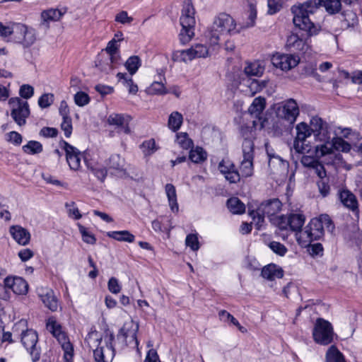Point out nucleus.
<instances>
[{
	"label": "nucleus",
	"instance_id": "obj_1",
	"mask_svg": "<svg viewBox=\"0 0 362 362\" xmlns=\"http://www.w3.org/2000/svg\"><path fill=\"white\" fill-rule=\"evenodd\" d=\"M320 6H324L329 13L334 14L339 11L341 4L340 0H310L293 6L291 12L295 26L310 36L317 34L320 27L311 21L310 15L313 14Z\"/></svg>",
	"mask_w": 362,
	"mask_h": 362
},
{
	"label": "nucleus",
	"instance_id": "obj_58",
	"mask_svg": "<svg viewBox=\"0 0 362 362\" xmlns=\"http://www.w3.org/2000/svg\"><path fill=\"white\" fill-rule=\"evenodd\" d=\"M54 101V95L52 93H45L40 96L38 100V105L41 108L49 107Z\"/></svg>",
	"mask_w": 362,
	"mask_h": 362
},
{
	"label": "nucleus",
	"instance_id": "obj_39",
	"mask_svg": "<svg viewBox=\"0 0 362 362\" xmlns=\"http://www.w3.org/2000/svg\"><path fill=\"white\" fill-rule=\"evenodd\" d=\"M183 122V117L181 113L177 111L173 112L168 118V127L173 132L177 131Z\"/></svg>",
	"mask_w": 362,
	"mask_h": 362
},
{
	"label": "nucleus",
	"instance_id": "obj_63",
	"mask_svg": "<svg viewBox=\"0 0 362 362\" xmlns=\"http://www.w3.org/2000/svg\"><path fill=\"white\" fill-rule=\"evenodd\" d=\"M90 170L102 182L104 181L107 174V170L102 167H91Z\"/></svg>",
	"mask_w": 362,
	"mask_h": 362
},
{
	"label": "nucleus",
	"instance_id": "obj_5",
	"mask_svg": "<svg viewBox=\"0 0 362 362\" xmlns=\"http://www.w3.org/2000/svg\"><path fill=\"white\" fill-rule=\"evenodd\" d=\"M194 14L195 9L192 0H185L180 18L182 30L179 36L180 42L183 45L189 42L194 35V26L196 24Z\"/></svg>",
	"mask_w": 362,
	"mask_h": 362
},
{
	"label": "nucleus",
	"instance_id": "obj_2",
	"mask_svg": "<svg viewBox=\"0 0 362 362\" xmlns=\"http://www.w3.org/2000/svg\"><path fill=\"white\" fill-rule=\"evenodd\" d=\"M325 228L331 233L334 229L333 222L327 214L312 218L303 230L296 234L297 242L301 247H306L313 241L324 236Z\"/></svg>",
	"mask_w": 362,
	"mask_h": 362
},
{
	"label": "nucleus",
	"instance_id": "obj_64",
	"mask_svg": "<svg viewBox=\"0 0 362 362\" xmlns=\"http://www.w3.org/2000/svg\"><path fill=\"white\" fill-rule=\"evenodd\" d=\"M133 21V18L128 16L127 11H122L118 13L115 16V21L122 24L130 23Z\"/></svg>",
	"mask_w": 362,
	"mask_h": 362
},
{
	"label": "nucleus",
	"instance_id": "obj_61",
	"mask_svg": "<svg viewBox=\"0 0 362 362\" xmlns=\"http://www.w3.org/2000/svg\"><path fill=\"white\" fill-rule=\"evenodd\" d=\"M19 94L22 98L25 99H28L33 95L34 88L33 86L30 85L24 84L21 86L19 90Z\"/></svg>",
	"mask_w": 362,
	"mask_h": 362
},
{
	"label": "nucleus",
	"instance_id": "obj_3",
	"mask_svg": "<svg viewBox=\"0 0 362 362\" xmlns=\"http://www.w3.org/2000/svg\"><path fill=\"white\" fill-rule=\"evenodd\" d=\"M240 28H237L235 20L229 14L221 13L218 15L206 33V37L211 45H217L226 35L238 33Z\"/></svg>",
	"mask_w": 362,
	"mask_h": 362
},
{
	"label": "nucleus",
	"instance_id": "obj_9",
	"mask_svg": "<svg viewBox=\"0 0 362 362\" xmlns=\"http://www.w3.org/2000/svg\"><path fill=\"white\" fill-rule=\"evenodd\" d=\"M8 104L11 108V116L14 122L19 126L26 123V119L30 115L29 105L19 98H11Z\"/></svg>",
	"mask_w": 362,
	"mask_h": 362
},
{
	"label": "nucleus",
	"instance_id": "obj_48",
	"mask_svg": "<svg viewBox=\"0 0 362 362\" xmlns=\"http://www.w3.org/2000/svg\"><path fill=\"white\" fill-rule=\"evenodd\" d=\"M177 143L183 149H189L193 146V141L185 132H180L177 134Z\"/></svg>",
	"mask_w": 362,
	"mask_h": 362
},
{
	"label": "nucleus",
	"instance_id": "obj_16",
	"mask_svg": "<svg viewBox=\"0 0 362 362\" xmlns=\"http://www.w3.org/2000/svg\"><path fill=\"white\" fill-rule=\"evenodd\" d=\"M296 136L293 142L295 151L303 154L309 152V146L305 144L306 139L312 134L309 126L305 122H300L296 125Z\"/></svg>",
	"mask_w": 362,
	"mask_h": 362
},
{
	"label": "nucleus",
	"instance_id": "obj_25",
	"mask_svg": "<svg viewBox=\"0 0 362 362\" xmlns=\"http://www.w3.org/2000/svg\"><path fill=\"white\" fill-rule=\"evenodd\" d=\"M139 329V325L135 324L133 321L129 323H125L120 332L122 333L126 341L129 344L134 343L135 346H138L139 341L136 338V333Z\"/></svg>",
	"mask_w": 362,
	"mask_h": 362
},
{
	"label": "nucleus",
	"instance_id": "obj_17",
	"mask_svg": "<svg viewBox=\"0 0 362 362\" xmlns=\"http://www.w3.org/2000/svg\"><path fill=\"white\" fill-rule=\"evenodd\" d=\"M312 134H314L315 139L323 142L324 144L330 140V134L329 127L326 122L320 117H313L308 125Z\"/></svg>",
	"mask_w": 362,
	"mask_h": 362
},
{
	"label": "nucleus",
	"instance_id": "obj_35",
	"mask_svg": "<svg viewBox=\"0 0 362 362\" xmlns=\"http://www.w3.org/2000/svg\"><path fill=\"white\" fill-rule=\"evenodd\" d=\"M227 206L235 214H242L245 211V204L237 197L230 198L227 202Z\"/></svg>",
	"mask_w": 362,
	"mask_h": 362
},
{
	"label": "nucleus",
	"instance_id": "obj_38",
	"mask_svg": "<svg viewBox=\"0 0 362 362\" xmlns=\"http://www.w3.org/2000/svg\"><path fill=\"white\" fill-rule=\"evenodd\" d=\"M325 362H346L343 354L339 349L332 346L329 348L325 356Z\"/></svg>",
	"mask_w": 362,
	"mask_h": 362
},
{
	"label": "nucleus",
	"instance_id": "obj_52",
	"mask_svg": "<svg viewBox=\"0 0 362 362\" xmlns=\"http://www.w3.org/2000/svg\"><path fill=\"white\" fill-rule=\"evenodd\" d=\"M257 18V10L255 6L252 3H250L249 4V11H248V21L243 26V28H250L255 25V20ZM242 28V27H240Z\"/></svg>",
	"mask_w": 362,
	"mask_h": 362
},
{
	"label": "nucleus",
	"instance_id": "obj_45",
	"mask_svg": "<svg viewBox=\"0 0 362 362\" xmlns=\"http://www.w3.org/2000/svg\"><path fill=\"white\" fill-rule=\"evenodd\" d=\"M141 62L138 56L130 57L125 63V67L131 75H134L141 66Z\"/></svg>",
	"mask_w": 362,
	"mask_h": 362
},
{
	"label": "nucleus",
	"instance_id": "obj_8",
	"mask_svg": "<svg viewBox=\"0 0 362 362\" xmlns=\"http://www.w3.org/2000/svg\"><path fill=\"white\" fill-rule=\"evenodd\" d=\"M334 329L332 324L322 318H317L313 330L314 341L320 345H328L332 342Z\"/></svg>",
	"mask_w": 362,
	"mask_h": 362
},
{
	"label": "nucleus",
	"instance_id": "obj_62",
	"mask_svg": "<svg viewBox=\"0 0 362 362\" xmlns=\"http://www.w3.org/2000/svg\"><path fill=\"white\" fill-rule=\"evenodd\" d=\"M109 291L112 293H119L121 291V285L118 280L115 277H111L107 283Z\"/></svg>",
	"mask_w": 362,
	"mask_h": 362
},
{
	"label": "nucleus",
	"instance_id": "obj_44",
	"mask_svg": "<svg viewBox=\"0 0 362 362\" xmlns=\"http://www.w3.org/2000/svg\"><path fill=\"white\" fill-rule=\"evenodd\" d=\"M267 85V81L262 80L259 81L256 79L247 81V88L250 90V93L252 96L258 92H260Z\"/></svg>",
	"mask_w": 362,
	"mask_h": 362
},
{
	"label": "nucleus",
	"instance_id": "obj_19",
	"mask_svg": "<svg viewBox=\"0 0 362 362\" xmlns=\"http://www.w3.org/2000/svg\"><path fill=\"white\" fill-rule=\"evenodd\" d=\"M218 170L230 183H237L240 180V173L234 163L228 158H224L219 163Z\"/></svg>",
	"mask_w": 362,
	"mask_h": 362
},
{
	"label": "nucleus",
	"instance_id": "obj_51",
	"mask_svg": "<svg viewBox=\"0 0 362 362\" xmlns=\"http://www.w3.org/2000/svg\"><path fill=\"white\" fill-rule=\"evenodd\" d=\"M268 246L273 252L281 257L284 256L288 251L286 246L279 242L272 241Z\"/></svg>",
	"mask_w": 362,
	"mask_h": 362
},
{
	"label": "nucleus",
	"instance_id": "obj_24",
	"mask_svg": "<svg viewBox=\"0 0 362 362\" xmlns=\"http://www.w3.org/2000/svg\"><path fill=\"white\" fill-rule=\"evenodd\" d=\"M64 13L61 10L57 8H50L43 11L41 13L42 22L40 26L44 29H48L49 28V23L59 21Z\"/></svg>",
	"mask_w": 362,
	"mask_h": 362
},
{
	"label": "nucleus",
	"instance_id": "obj_33",
	"mask_svg": "<svg viewBox=\"0 0 362 362\" xmlns=\"http://www.w3.org/2000/svg\"><path fill=\"white\" fill-rule=\"evenodd\" d=\"M107 235L122 242L133 243L135 240V236L128 230L110 231Z\"/></svg>",
	"mask_w": 362,
	"mask_h": 362
},
{
	"label": "nucleus",
	"instance_id": "obj_53",
	"mask_svg": "<svg viewBox=\"0 0 362 362\" xmlns=\"http://www.w3.org/2000/svg\"><path fill=\"white\" fill-rule=\"evenodd\" d=\"M148 92L151 94L164 95L168 93L164 84L162 82L154 81L148 88Z\"/></svg>",
	"mask_w": 362,
	"mask_h": 362
},
{
	"label": "nucleus",
	"instance_id": "obj_20",
	"mask_svg": "<svg viewBox=\"0 0 362 362\" xmlns=\"http://www.w3.org/2000/svg\"><path fill=\"white\" fill-rule=\"evenodd\" d=\"M64 148L66 152V161L73 170H78L81 167L82 154L76 148L64 141Z\"/></svg>",
	"mask_w": 362,
	"mask_h": 362
},
{
	"label": "nucleus",
	"instance_id": "obj_42",
	"mask_svg": "<svg viewBox=\"0 0 362 362\" xmlns=\"http://www.w3.org/2000/svg\"><path fill=\"white\" fill-rule=\"evenodd\" d=\"M25 26V25L22 23H11V39L7 40V42L18 43L24 32Z\"/></svg>",
	"mask_w": 362,
	"mask_h": 362
},
{
	"label": "nucleus",
	"instance_id": "obj_60",
	"mask_svg": "<svg viewBox=\"0 0 362 362\" xmlns=\"http://www.w3.org/2000/svg\"><path fill=\"white\" fill-rule=\"evenodd\" d=\"M61 128L64 132L66 137L69 138L72 133V122L71 117L62 118Z\"/></svg>",
	"mask_w": 362,
	"mask_h": 362
},
{
	"label": "nucleus",
	"instance_id": "obj_6",
	"mask_svg": "<svg viewBox=\"0 0 362 362\" xmlns=\"http://www.w3.org/2000/svg\"><path fill=\"white\" fill-rule=\"evenodd\" d=\"M46 327L61 345L64 351V362H72L74 347L61 324L54 317H50L47 320Z\"/></svg>",
	"mask_w": 362,
	"mask_h": 362
},
{
	"label": "nucleus",
	"instance_id": "obj_22",
	"mask_svg": "<svg viewBox=\"0 0 362 362\" xmlns=\"http://www.w3.org/2000/svg\"><path fill=\"white\" fill-rule=\"evenodd\" d=\"M130 121V116L120 114H112L107 118V122L110 125L115 126L119 129V132L126 134H129L131 132L129 126Z\"/></svg>",
	"mask_w": 362,
	"mask_h": 362
},
{
	"label": "nucleus",
	"instance_id": "obj_7",
	"mask_svg": "<svg viewBox=\"0 0 362 362\" xmlns=\"http://www.w3.org/2000/svg\"><path fill=\"white\" fill-rule=\"evenodd\" d=\"M282 204L279 199H272L262 202L256 210L250 211L249 215L252 218L257 229L259 230L264 222V217L270 218L278 214L281 209Z\"/></svg>",
	"mask_w": 362,
	"mask_h": 362
},
{
	"label": "nucleus",
	"instance_id": "obj_56",
	"mask_svg": "<svg viewBox=\"0 0 362 362\" xmlns=\"http://www.w3.org/2000/svg\"><path fill=\"white\" fill-rule=\"evenodd\" d=\"M186 245L189 247L193 251H197L199 248V243L197 234H189L185 239Z\"/></svg>",
	"mask_w": 362,
	"mask_h": 362
},
{
	"label": "nucleus",
	"instance_id": "obj_28",
	"mask_svg": "<svg viewBox=\"0 0 362 362\" xmlns=\"http://www.w3.org/2000/svg\"><path fill=\"white\" fill-rule=\"evenodd\" d=\"M286 46L293 51L305 52L308 49V44L296 34H291L287 38Z\"/></svg>",
	"mask_w": 362,
	"mask_h": 362
},
{
	"label": "nucleus",
	"instance_id": "obj_11",
	"mask_svg": "<svg viewBox=\"0 0 362 362\" xmlns=\"http://www.w3.org/2000/svg\"><path fill=\"white\" fill-rule=\"evenodd\" d=\"M305 221V216L301 213H291L279 217L278 226L281 230H288L296 233L300 232Z\"/></svg>",
	"mask_w": 362,
	"mask_h": 362
},
{
	"label": "nucleus",
	"instance_id": "obj_41",
	"mask_svg": "<svg viewBox=\"0 0 362 362\" xmlns=\"http://www.w3.org/2000/svg\"><path fill=\"white\" fill-rule=\"evenodd\" d=\"M219 318L221 321L227 322H230L233 325H234L235 327H238V329L242 332V333H246L247 332V329L243 326L240 325V324L238 322V321L229 313H228L226 310H221L218 313Z\"/></svg>",
	"mask_w": 362,
	"mask_h": 362
},
{
	"label": "nucleus",
	"instance_id": "obj_49",
	"mask_svg": "<svg viewBox=\"0 0 362 362\" xmlns=\"http://www.w3.org/2000/svg\"><path fill=\"white\" fill-rule=\"evenodd\" d=\"M28 284L21 277H16L15 284L13 287V291L18 295H23L28 292Z\"/></svg>",
	"mask_w": 362,
	"mask_h": 362
},
{
	"label": "nucleus",
	"instance_id": "obj_46",
	"mask_svg": "<svg viewBox=\"0 0 362 362\" xmlns=\"http://www.w3.org/2000/svg\"><path fill=\"white\" fill-rule=\"evenodd\" d=\"M42 145L37 141H30L23 146V150L28 154H37L42 151Z\"/></svg>",
	"mask_w": 362,
	"mask_h": 362
},
{
	"label": "nucleus",
	"instance_id": "obj_15",
	"mask_svg": "<svg viewBox=\"0 0 362 362\" xmlns=\"http://www.w3.org/2000/svg\"><path fill=\"white\" fill-rule=\"evenodd\" d=\"M105 346L97 347L93 351L95 360L97 362H109L115 356V349L112 342L115 339L113 334H107L104 337Z\"/></svg>",
	"mask_w": 362,
	"mask_h": 362
},
{
	"label": "nucleus",
	"instance_id": "obj_36",
	"mask_svg": "<svg viewBox=\"0 0 362 362\" xmlns=\"http://www.w3.org/2000/svg\"><path fill=\"white\" fill-rule=\"evenodd\" d=\"M343 19L341 20L342 26L344 28L354 27L358 23V17L355 12L351 10L344 11L341 13Z\"/></svg>",
	"mask_w": 362,
	"mask_h": 362
},
{
	"label": "nucleus",
	"instance_id": "obj_54",
	"mask_svg": "<svg viewBox=\"0 0 362 362\" xmlns=\"http://www.w3.org/2000/svg\"><path fill=\"white\" fill-rule=\"evenodd\" d=\"M193 54L195 58H205L209 55V49L206 45L202 44H197L192 47Z\"/></svg>",
	"mask_w": 362,
	"mask_h": 362
},
{
	"label": "nucleus",
	"instance_id": "obj_57",
	"mask_svg": "<svg viewBox=\"0 0 362 362\" xmlns=\"http://www.w3.org/2000/svg\"><path fill=\"white\" fill-rule=\"evenodd\" d=\"M268 13L273 15L279 12L282 8V0H267Z\"/></svg>",
	"mask_w": 362,
	"mask_h": 362
},
{
	"label": "nucleus",
	"instance_id": "obj_55",
	"mask_svg": "<svg viewBox=\"0 0 362 362\" xmlns=\"http://www.w3.org/2000/svg\"><path fill=\"white\" fill-rule=\"evenodd\" d=\"M74 102L78 106L83 107L89 103L90 97L85 92L79 91L74 95Z\"/></svg>",
	"mask_w": 362,
	"mask_h": 362
},
{
	"label": "nucleus",
	"instance_id": "obj_27",
	"mask_svg": "<svg viewBox=\"0 0 362 362\" xmlns=\"http://www.w3.org/2000/svg\"><path fill=\"white\" fill-rule=\"evenodd\" d=\"M341 203L351 211L358 209V201L356 196L348 189H342L339 193Z\"/></svg>",
	"mask_w": 362,
	"mask_h": 362
},
{
	"label": "nucleus",
	"instance_id": "obj_18",
	"mask_svg": "<svg viewBox=\"0 0 362 362\" xmlns=\"http://www.w3.org/2000/svg\"><path fill=\"white\" fill-rule=\"evenodd\" d=\"M272 64L282 71H288L296 66L300 58L297 55L276 53L272 57Z\"/></svg>",
	"mask_w": 362,
	"mask_h": 362
},
{
	"label": "nucleus",
	"instance_id": "obj_59",
	"mask_svg": "<svg viewBox=\"0 0 362 362\" xmlns=\"http://www.w3.org/2000/svg\"><path fill=\"white\" fill-rule=\"evenodd\" d=\"M65 207L67 209L68 214L69 216L78 220L81 218V214L79 212L78 209L76 206L75 202H71L70 203H66Z\"/></svg>",
	"mask_w": 362,
	"mask_h": 362
},
{
	"label": "nucleus",
	"instance_id": "obj_37",
	"mask_svg": "<svg viewBox=\"0 0 362 362\" xmlns=\"http://www.w3.org/2000/svg\"><path fill=\"white\" fill-rule=\"evenodd\" d=\"M173 59L176 62H188L194 59L192 47L187 49L177 50L173 54Z\"/></svg>",
	"mask_w": 362,
	"mask_h": 362
},
{
	"label": "nucleus",
	"instance_id": "obj_4",
	"mask_svg": "<svg viewBox=\"0 0 362 362\" xmlns=\"http://www.w3.org/2000/svg\"><path fill=\"white\" fill-rule=\"evenodd\" d=\"M27 322L20 320L13 327V332L20 333L21 341L27 351L29 353L33 362L39 361L41 349L37 346L38 335L36 331L33 329H27Z\"/></svg>",
	"mask_w": 362,
	"mask_h": 362
},
{
	"label": "nucleus",
	"instance_id": "obj_31",
	"mask_svg": "<svg viewBox=\"0 0 362 362\" xmlns=\"http://www.w3.org/2000/svg\"><path fill=\"white\" fill-rule=\"evenodd\" d=\"M119 59V53H112L107 54L105 57H103V59L98 65L101 71L108 73L113 69L115 64H117Z\"/></svg>",
	"mask_w": 362,
	"mask_h": 362
},
{
	"label": "nucleus",
	"instance_id": "obj_50",
	"mask_svg": "<svg viewBox=\"0 0 362 362\" xmlns=\"http://www.w3.org/2000/svg\"><path fill=\"white\" fill-rule=\"evenodd\" d=\"M78 230L82 235L83 241L90 245H94L96 242V238L94 235L90 233L86 228L81 224H78Z\"/></svg>",
	"mask_w": 362,
	"mask_h": 362
},
{
	"label": "nucleus",
	"instance_id": "obj_30",
	"mask_svg": "<svg viewBox=\"0 0 362 362\" xmlns=\"http://www.w3.org/2000/svg\"><path fill=\"white\" fill-rule=\"evenodd\" d=\"M266 107L264 98L257 97L255 98L248 108V112L254 117L260 119V116Z\"/></svg>",
	"mask_w": 362,
	"mask_h": 362
},
{
	"label": "nucleus",
	"instance_id": "obj_47",
	"mask_svg": "<svg viewBox=\"0 0 362 362\" xmlns=\"http://www.w3.org/2000/svg\"><path fill=\"white\" fill-rule=\"evenodd\" d=\"M189 157L192 162L199 163L206 159V153L202 148L197 147L190 151Z\"/></svg>",
	"mask_w": 362,
	"mask_h": 362
},
{
	"label": "nucleus",
	"instance_id": "obj_10",
	"mask_svg": "<svg viewBox=\"0 0 362 362\" xmlns=\"http://www.w3.org/2000/svg\"><path fill=\"white\" fill-rule=\"evenodd\" d=\"M243 159L240 166V176L247 177L253 174L254 143L251 139L243 142Z\"/></svg>",
	"mask_w": 362,
	"mask_h": 362
},
{
	"label": "nucleus",
	"instance_id": "obj_14",
	"mask_svg": "<svg viewBox=\"0 0 362 362\" xmlns=\"http://www.w3.org/2000/svg\"><path fill=\"white\" fill-rule=\"evenodd\" d=\"M278 117L293 124L299 115V107L296 101L292 98L283 101L276 109Z\"/></svg>",
	"mask_w": 362,
	"mask_h": 362
},
{
	"label": "nucleus",
	"instance_id": "obj_12",
	"mask_svg": "<svg viewBox=\"0 0 362 362\" xmlns=\"http://www.w3.org/2000/svg\"><path fill=\"white\" fill-rule=\"evenodd\" d=\"M269 168L272 174L279 177L286 176L288 172V162L277 155L273 149L266 146Z\"/></svg>",
	"mask_w": 362,
	"mask_h": 362
},
{
	"label": "nucleus",
	"instance_id": "obj_43",
	"mask_svg": "<svg viewBox=\"0 0 362 362\" xmlns=\"http://www.w3.org/2000/svg\"><path fill=\"white\" fill-rule=\"evenodd\" d=\"M140 148L144 156H150L153 154L158 149L156 141L153 139L144 141L141 145Z\"/></svg>",
	"mask_w": 362,
	"mask_h": 362
},
{
	"label": "nucleus",
	"instance_id": "obj_26",
	"mask_svg": "<svg viewBox=\"0 0 362 362\" xmlns=\"http://www.w3.org/2000/svg\"><path fill=\"white\" fill-rule=\"evenodd\" d=\"M261 274L263 278L273 281L276 279L282 278L284 276V271L276 264H269L262 268Z\"/></svg>",
	"mask_w": 362,
	"mask_h": 362
},
{
	"label": "nucleus",
	"instance_id": "obj_34",
	"mask_svg": "<svg viewBox=\"0 0 362 362\" xmlns=\"http://www.w3.org/2000/svg\"><path fill=\"white\" fill-rule=\"evenodd\" d=\"M264 71V66L259 61L250 63L245 67V74L250 76H261Z\"/></svg>",
	"mask_w": 362,
	"mask_h": 362
},
{
	"label": "nucleus",
	"instance_id": "obj_21",
	"mask_svg": "<svg viewBox=\"0 0 362 362\" xmlns=\"http://www.w3.org/2000/svg\"><path fill=\"white\" fill-rule=\"evenodd\" d=\"M38 296L44 305L52 312H56L59 308V300L53 290L42 288Z\"/></svg>",
	"mask_w": 362,
	"mask_h": 362
},
{
	"label": "nucleus",
	"instance_id": "obj_40",
	"mask_svg": "<svg viewBox=\"0 0 362 362\" xmlns=\"http://www.w3.org/2000/svg\"><path fill=\"white\" fill-rule=\"evenodd\" d=\"M107 165L110 169L122 172L124 170V160L119 154L112 155Z\"/></svg>",
	"mask_w": 362,
	"mask_h": 362
},
{
	"label": "nucleus",
	"instance_id": "obj_29",
	"mask_svg": "<svg viewBox=\"0 0 362 362\" xmlns=\"http://www.w3.org/2000/svg\"><path fill=\"white\" fill-rule=\"evenodd\" d=\"M36 40L35 30L26 25L18 44H21L24 48H28L35 42Z\"/></svg>",
	"mask_w": 362,
	"mask_h": 362
},
{
	"label": "nucleus",
	"instance_id": "obj_23",
	"mask_svg": "<svg viewBox=\"0 0 362 362\" xmlns=\"http://www.w3.org/2000/svg\"><path fill=\"white\" fill-rule=\"evenodd\" d=\"M9 232L12 238L21 245H26L30 240V232L21 226L16 225L10 227Z\"/></svg>",
	"mask_w": 362,
	"mask_h": 362
},
{
	"label": "nucleus",
	"instance_id": "obj_32",
	"mask_svg": "<svg viewBox=\"0 0 362 362\" xmlns=\"http://www.w3.org/2000/svg\"><path fill=\"white\" fill-rule=\"evenodd\" d=\"M165 191L168 197V204L173 212H177L179 207L177 200V193L175 186L168 183L165 186Z\"/></svg>",
	"mask_w": 362,
	"mask_h": 362
},
{
	"label": "nucleus",
	"instance_id": "obj_13",
	"mask_svg": "<svg viewBox=\"0 0 362 362\" xmlns=\"http://www.w3.org/2000/svg\"><path fill=\"white\" fill-rule=\"evenodd\" d=\"M333 149L347 153L351 149V145L340 137L333 139L332 141L329 140L325 144L315 146V156L320 158L326 155L332 153Z\"/></svg>",
	"mask_w": 362,
	"mask_h": 362
}]
</instances>
